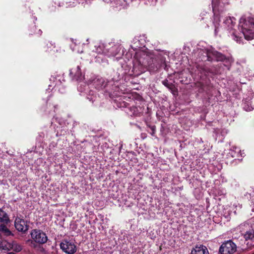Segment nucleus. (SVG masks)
Masks as SVG:
<instances>
[{"label":"nucleus","mask_w":254,"mask_h":254,"mask_svg":"<svg viewBox=\"0 0 254 254\" xmlns=\"http://www.w3.org/2000/svg\"><path fill=\"white\" fill-rule=\"evenodd\" d=\"M220 22H218V31L216 32L215 26L214 27V33L216 35L219 32H221L223 30H226L229 33V36H231L232 38L236 41L237 43H240L242 41V37L238 35L236 32V28L237 27V19L233 16H226L223 19V21L221 24H220Z\"/></svg>","instance_id":"obj_1"},{"label":"nucleus","mask_w":254,"mask_h":254,"mask_svg":"<svg viewBox=\"0 0 254 254\" xmlns=\"http://www.w3.org/2000/svg\"><path fill=\"white\" fill-rule=\"evenodd\" d=\"M238 28L241 33L238 35H243L248 40L254 39V19L253 17L243 15L239 20Z\"/></svg>","instance_id":"obj_2"},{"label":"nucleus","mask_w":254,"mask_h":254,"mask_svg":"<svg viewBox=\"0 0 254 254\" xmlns=\"http://www.w3.org/2000/svg\"><path fill=\"white\" fill-rule=\"evenodd\" d=\"M229 4L228 0H212V6L213 12L212 23L215 26L216 32L218 30V22L223 16L224 12L226 10V6Z\"/></svg>","instance_id":"obj_3"},{"label":"nucleus","mask_w":254,"mask_h":254,"mask_svg":"<svg viewBox=\"0 0 254 254\" xmlns=\"http://www.w3.org/2000/svg\"><path fill=\"white\" fill-rule=\"evenodd\" d=\"M206 55L208 61L223 62L225 63L226 66H229L234 62V60L231 56L226 57L212 49H209L207 51Z\"/></svg>","instance_id":"obj_4"},{"label":"nucleus","mask_w":254,"mask_h":254,"mask_svg":"<svg viewBox=\"0 0 254 254\" xmlns=\"http://www.w3.org/2000/svg\"><path fill=\"white\" fill-rule=\"evenodd\" d=\"M239 228L247 247L251 248L254 246V229L246 223L241 224Z\"/></svg>","instance_id":"obj_5"},{"label":"nucleus","mask_w":254,"mask_h":254,"mask_svg":"<svg viewBox=\"0 0 254 254\" xmlns=\"http://www.w3.org/2000/svg\"><path fill=\"white\" fill-rule=\"evenodd\" d=\"M236 251V245L230 240L223 243L219 249L221 254H233Z\"/></svg>","instance_id":"obj_6"},{"label":"nucleus","mask_w":254,"mask_h":254,"mask_svg":"<svg viewBox=\"0 0 254 254\" xmlns=\"http://www.w3.org/2000/svg\"><path fill=\"white\" fill-rule=\"evenodd\" d=\"M10 222L7 213L0 208V230L6 233H10L6 225Z\"/></svg>","instance_id":"obj_7"},{"label":"nucleus","mask_w":254,"mask_h":254,"mask_svg":"<svg viewBox=\"0 0 254 254\" xmlns=\"http://www.w3.org/2000/svg\"><path fill=\"white\" fill-rule=\"evenodd\" d=\"M32 239L39 244H44L47 242L48 238L45 233L41 230L34 229L31 232Z\"/></svg>","instance_id":"obj_8"},{"label":"nucleus","mask_w":254,"mask_h":254,"mask_svg":"<svg viewBox=\"0 0 254 254\" xmlns=\"http://www.w3.org/2000/svg\"><path fill=\"white\" fill-rule=\"evenodd\" d=\"M61 249L68 254H73L76 251V247L74 243L71 241L64 240L60 244Z\"/></svg>","instance_id":"obj_9"},{"label":"nucleus","mask_w":254,"mask_h":254,"mask_svg":"<svg viewBox=\"0 0 254 254\" xmlns=\"http://www.w3.org/2000/svg\"><path fill=\"white\" fill-rule=\"evenodd\" d=\"M108 45H105L103 43H99L95 46L96 48V52L99 54H103L108 57H115L117 55L116 53H109V48Z\"/></svg>","instance_id":"obj_10"},{"label":"nucleus","mask_w":254,"mask_h":254,"mask_svg":"<svg viewBox=\"0 0 254 254\" xmlns=\"http://www.w3.org/2000/svg\"><path fill=\"white\" fill-rule=\"evenodd\" d=\"M69 74L72 79L77 81H81L84 78V75L81 72L79 65L72 67L70 70Z\"/></svg>","instance_id":"obj_11"},{"label":"nucleus","mask_w":254,"mask_h":254,"mask_svg":"<svg viewBox=\"0 0 254 254\" xmlns=\"http://www.w3.org/2000/svg\"><path fill=\"white\" fill-rule=\"evenodd\" d=\"M14 225L18 231L25 232L28 230V226L26 222L20 217H17L15 218Z\"/></svg>","instance_id":"obj_12"},{"label":"nucleus","mask_w":254,"mask_h":254,"mask_svg":"<svg viewBox=\"0 0 254 254\" xmlns=\"http://www.w3.org/2000/svg\"><path fill=\"white\" fill-rule=\"evenodd\" d=\"M91 84L95 87L97 89L100 90L104 88L106 83L105 80L102 78L97 77L94 78L91 82Z\"/></svg>","instance_id":"obj_13"},{"label":"nucleus","mask_w":254,"mask_h":254,"mask_svg":"<svg viewBox=\"0 0 254 254\" xmlns=\"http://www.w3.org/2000/svg\"><path fill=\"white\" fill-rule=\"evenodd\" d=\"M191 254H209L207 248L203 245L196 246L191 251Z\"/></svg>","instance_id":"obj_14"},{"label":"nucleus","mask_w":254,"mask_h":254,"mask_svg":"<svg viewBox=\"0 0 254 254\" xmlns=\"http://www.w3.org/2000/svg\"><path fill=\"white\" fill-rule=\"evenodd\" d=\"M229 154L233 158H238L239 159V157L242 156L241 150L239 148L236 147H233L230 150Z\"/></svg>","instance_id":"obj_15"},{"label":"nucleus","mask_w":254,"mask_h":254,"mask_svg":"<svg viewBox=\"0 0 254 254\" xmlns=\"http://www.w3.org/2000/svg\"><path fill=\"white\" fill-rule=\"evenodd\" d=\"M111 2H114L117 7L121 6L123 8L126 7L128 2L129 0H110Z\"/></svg>","instance_id":"obj_16"},{"label":"nucleus","mask_w":254,"mask_h":254,"mask_svg":"<svg viewBox=\"0 0 254 254\" xmlns=\"http://www.w3.org/2000/svg\"><path fill=\"white\" fill-rule=\"evenodd\" d=\"M58 5L59 6H64L66 7L68 6H75V2L74 1H73V2L68 1L67 0H66L63 2H59Z\"/></svg>","instance_id":"obj_17"},{"label":"nucleus","mask_w":254,"mask_h":254,"mask_svg":"<svg viewBox=\"0 0 254 254\" xmlns=\"http://www.w3.org/2000/svg\"><path fill=\"white\" fill-rule=\"evenodd\" d=\"M96 94L93 91H90L87 96V98L92 103H93V102L96 100Z\"/></svg>","instance_id":"obj_18"},{"label":"nucleus","mask_w":254,"mask_h":254,"mask_svg":"<svg viewBox=\"0 0 254 254\" xmlns=\"http://www.w3.org/2000/svg\"><path fill=\"white\" fill-rule=\"evenodd\" d=\"M144 56H145L144 60L145 61L142 62V64L144 66H148L149 68H151L152 66V64L150 63V62L148 61V60L150 59V57L147 55L144 54Z\"/></svg>","instance_id":"obj_19"},{"label":"nucleus","mask_w":254,"mask_h":254,"mask_svg":"<svg viewBox=\"0 0 254 254\" xmlns=\"http://www.w3.org/2000/svg\"><path fill=\"white\" fill-rule=\"evenodd\" d=\"M121 49V48L119 46L115 45L114 46H112L111 49H109V53L111 54V53H117V55H116L117 56L119 52L120 51Z\"/></svg>","instance_id":"obj_20"},{"label":"nucleus","mask_w":254,"mask_h":254,"mask_svg":"<svg viewBox=\"0 0 254 254\" xmlns=\"http://www.w3.org/2000/svg\"><path fill=\"white\" fill-rule=\"evenodd\" d=\"M11 248L15 251L18 252L22 250V247L20 245L17 244H13L12 245Z\"/></svg>","instance_id":"obj_21"},{"label":"nucleus","mask_w":254,"mask_h":254,"mask_svg":"<svg viewBox=\"0 0 254 254\" xmlns=\"http://www.w3.org/2000/svg\"><path fill=\"white\" fill-rule=\"evenodd\" d=\"M130 111L132 113V115L134 116H139L140 112L138 111L137 108L135 107H132L130 108Z\"/></svg>","instance_id":"obj_22"},{"label":"nucleus","mask_w":254,"mask_h":254,"mask_svg":"<svg viewBox=\"0 0 254 254\" xmlns=\"http://www.w3.org/2000/svg\"><path fill=\"white\" fill-rule=\"evenodd\" d=\"M244 108L247 111H251L253 110V108L252 107H250L248 106L247 107V105L246 104H244Z\"/></svg>","instance_id":"obj_23"},{"label":"nucleus","mask_w":254,"mask_h":254,"mask_svg":"<svg viewBox=\"0 0 254 254\" xmlns=\"http://www.w3.org/2000/svg\"><path fill=\"white\" fill-rule=\"evenodd\" d=\"M42 33V31L41 29H39L37 32H33V34H35L36 35H37L38 36H40L41 35Z\"/></svg>","instance_id":"obj_24"},{"label":"nucleus","mask_w":254,"mask_h":254,"mask_svg":"<svg viewBox=\"0 0 254 254\" xmlns=\"http://www.w3.org/2000/svg\"><path fill=\"white\" fill-rule=\"evenodd\" d=\"M74 1H76L77 3H81L83 4L84 3V1H86V0H73Z\"/></svg>","instance_id":"obj_25"},{"label":"nucleus","mask_w":254,"mask_h":254,"mask_svg":"<svg viewBox=\"0 0 254 254\" xmlns=\"http://www.w3.org/2000/svg\"><path fill=\"white\" fill-rule=\"evenodd\" d=\"M82 84H80V86L78 87V90L79 91L82 92H83L82 89H81Z\"/></svg>","instance_id":"obj_26"},{"label":"nucleus","mask_w":254,"mask_h":254,"mask_svg":"<svg viewBox=\"0 0 254 254\" xmlns=\"http://www.w3.org/2000/svg\"><path fill=\"white\" fill-rule=\"evenodd\" d=\"M163 84H164L165 86H167V85L166 84V81H164V82H163Z\"/></svg>","instance_id":"obj_27"},{"label":"nucleus","mask_w":254,"mask_h":254,"mask_svg":"<svg viewBox=\"0 0 254 254\" xmlns=\"http://www.w3.org/2000/svg\"><path fill=\"white\" fill-rule=\"evenodd\" d=\"M36 29V28L35 27V26H33V28H32V30H34Z\"/></svg>","instance_id":"obj_28"},{"label":"nucleus","mask_w":254,"mask_h":254,"mask_svg":"<svg viewBox=\"0 0 254 254\" xmlns=\"http://www.w3.org/2000/svg\"><path fill=\"white\" fill-rule=\"evenodd\" d=\"M3 249L4 250H9L8 247H6L5 249L3 248Z\"/></svg>","instance_id":"obj_29"},{"label":"nucleus","mask_w":254,"mask_h":254,"mask_svg":"<svg viewBox=\"0 0 254 254\" xmlns=\"http://www.w3.org/2000/svg\"><path fill=\"white\" fill-rule=\"evenodd\" d=\"M8 254H16L13 253H8Z\"/></svg>","instance_id":"obj_30"},{"label":"nucleus","mask_w":254,"mask_h":254,"mask_svg":"<svg viewBox=\"0 0 254 254\" xmlns=\"http://www.w3.org/2000/svg\"><path fill=\"white\" fill-rule=\"evenodd\" d=\"M4 243H5L4 242V243H2V246H1V247H3V244H4Z\"/></svg>","instance_id":"obj_31"},{"label":"nucleus","mask_w":254,"mask_h":254,"mask_svg":"<svg viewBox=\"0 0 254 254\" xmlns=\"http://www.w3.org/2000/svg\"><path fill=\"white\" fill-rule=\"evenodd\" d=\"M99 58H100V57L97 58V60H98V59H99Z\"/></svg>","instance_id":"obj_32"},{"label":"nucleus","mask_w":254,"mask_h":254,"mask_svg":"<svg viewBox=\"0 0 254 254\" xmlns=\"http://www.w3.org/2000/svg\"><path fill=\"white\" fill-rule=\"evenodd\" d=\"M7 244L8 245V247H10V244Z\"/></svg>","instance_id":"obj_33"},{"label":"nucleus","mask_w":254,"mask_h":254,"mask_svg":"<svg viewBox=\"0 0 254 254\" xmlns=\"http://www.w3.org/2000/svg\"><path fill=\"white\" fill-rule=\"evenodd\" d=\"M148 1H149V0H148Z\"/></svg>","instance_id":"obj_34"}]
</instances>
